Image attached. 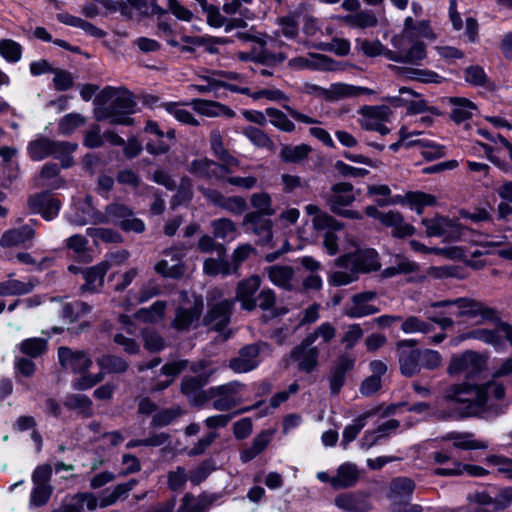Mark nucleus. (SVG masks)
<instances>
[{"instance_id":"49530a36","label":"nucleus","mask_w":512,"mask_h":512,"mask_svg":"<svg viewBox=\"0 0 512 512\" xmlns=\"http://www.w3.org/2000/svg\"><path fill=\"white\" fill-rule=\"evenodd\" d=\"M203 272L208 276H228L234 274V270L225 255L218 258H207L203 263Z\"/></svg>"},{"instance_id":"7ed1b4c3","label":"nucleus","mask_w":512,"mask_h":512,"mask_svg":"<svg viewBox=\"0 0 512 512\" xmlns=\"http://www.w3.org/2000/svg\"><path fill=\"white\" fill-rule=\"evenodd\" d=\"M86 204L88 206L87 215L81 221L82 224L92 222L95 224H113L118 226L124 232L143 233L145 231V223L135 216L133 209L120 201H114L108 204L104 212L94 208L92 205V197L86 196Z\"/></svg>"},{"instance_id":"72a5a7b5","label":"nucleus","mask_w":512,"mask_h":512,"mask_svg":"<svg viewBox=\"0 0 512 512\" xmlns=\"http://www.w3.org/2000/svg\"><path fill=\"white\" fill-rule=\"evenodd\" d=\"M305 211L308 215L313 216L312 224L316 230H341L343 224L337 221L333 216L322 211L320 207L314 204H308L305 207Z\"/></svg>"},{"instance_id":"a18cd8bd","label":"nucleus","mask_w":512,"mask_h":512,"mask_svg":"<svg viewBox=\"0 0 512 512\" xmlns=\"http://www.w3.org/2000/svg\"><path fill=\"white\" fill-rule=\"evenodd\" d=\"M37 281L30 279L28 282L19 280H7L0 282V296H18L30 293L36 286Z\"/></svg>"},{"instance_id":"0eeeda50","label":"nucleus","mask_w":512,"mask_h":512,"mask_svg":"<svg viewBox=\"0 0 512 512\" xmlns=\"http://www.w3.org/2000/svg\"><path fill=\"white\" fill-rule=\"evenodd\" d=\"M415 489V483L407 477H398L391 481L388 498L391 501L392 512H423L417 504H411L410 499Z\"/></svg>"},{"instance_id":"7c9ffc66","label":"nucleus","mask_w":512,"mask_h":512,"mask_svg":"<svg viewBox=\"0 0 512 512\" xmlns=\"http://www.w3.org/2000/svg\"><path fill=\"white\" fill-rule=\"evenodd\" d=\"M382 224L386 227L392 228V236L397 238H404L412 236L415 233V228L404 221L403 215L398 211H388L383 216Z\"/></svg>"},{"instance_id":"b1692460","label":"nucleus","mask_w":512,"mask_h":512,"mask_svg":"<svg viewBox=\"0 0 512 512\" xmlns=\"http://www.w3.org/2000/svg\"><path fill=\"white\" fill-rule=\"evenodd\" d=\"M35 230L30 225H23L5 231L0 238V246L10 248L31 243L35 237Z\"/></svg>"},{"instance_id":"f3484780","label":"nucleus","mask_w":512,"mask_h":512,"mask_svg":"<svg viewBox=\"0 0 512 512\" xmlns=\"http://www.w3.org/2000/svg\"><path fill=\"white\" fill-rule=\"evenodd\" d=\"M266 346V343L260 342L242 347L239 355L229 361V368L236 373H246L255 369L259 365L258 356L261 349Z\"/></svg>"},{"instance_id":"2eb2a0df","label":"nucleus","mask_w":512,"mask_h":512,"mask_svg":"<svg viewBox=\"0 0 512 512\" xmlns=\"http://www.w3.org/2000/svg\"><path fill=\"white\" fill-rule=\"evenodd\" d=\"M351 263L353 269L359 272L377 271L381 265L378 259V253L374 249L359 251L354 256L343 255L336 260L339 267H347Z\"/></svg>"},{"instance_id":"4be33fe9","label":"nucleus","mask_w":512,"mask_h":512,"mask_svg":"<svg viewBox=\"0 0 512 512\" xmlns=\"http://www.w3.org/2000/svg\"><path fill=\"white\" fill-rule=\"evenodd\" d=\"M353 190V185L348 182H339L332 185L330 193L324 196L331 212L338 211L341 207L351 205L356 199Z\"/></svg>"},{"instance_id":"09e8293b","label":"nucleus","mask_w":512,"mask_h":512,"mask_svg":"<svg viewBox=\"0 0 512 512\" xmlns=\"http://www.w3.org/2000/svg\"><path fill=\"white\" fill-rule=\"evenodd\" d=\"M167 307L166 301H156L149 308H141L135 312L134 317L146 323H156L160 321L165 314Z\"/></svg>"},{"instance_id":"ddd939ff","label":"nucleus","mask_w":512,"mask_h":512,"mask_svg":"<svg viewBox=\"0 0 512 512\" xmlns=\"http://www.w3.org/2000/svg\"><path fill=\"white\" fill-rule=\"evenodd\" d=\"M235 299H223L208 303V311L203 318V324L215 331H222L230 322Z\"/></svg>"},{"instance_id":"ea45409f","label":"nucleus","mask_w":512,"mask_h":512,"mask_svg":"<svg viewBox=\"0 0 512 512\" xmlns=\"http://www.w3.org/2000/svg\"><path fill=\"white\" fill-rule=\"evenodd\" d=\"M136 479H131L126 483L118 484L112 491L105 490L100 498V507L105 508L115 504L119 499L126 498L128 493L136 486Z\"/></svg>"},{"instance_id":"e2e57ef3","label":"nucleus","mask_w":512,"mask_h":512,"mask_svg":"<svg viewBox=\"0 0 512 512\" xmlns=\"http://www.w3.org/2000/svg\"><path fill=\"white\" fill-rule=\"evenodd\" d=\"M197 3L200 5L202 11L207 15V22L213 28H220L223 25H226V19L221 15L219 8L209 4L207 0H197Z\"/></svg>"},{"instance_id":"473e14b6","label":"nucleus","mask_w":512,"mask_h":512,"mask_svg":"<svg viewBox=\"0 0 512 512\" xmlns=\"http://www.w3.org/2000/svg\"><path fill=\"white\" fill-rule=\"evenodd\" d=\"M60 167L56 163H46L41 168L36 181L38 187H48L49 189H58L64 185V180L59 176Z\"/></svg>"},{"instance_id":"de8ad7c7","label":"nucleus","mask_w":512,"mask_h":512,"mask_svg":"<svg viewBox=\"0 0 512 512\" xmlns=\"http://www.w3.org/2000/svg\"><path fill=\"white\" fill-rule=\"evenodd\" d=\"M64 406L70 410H77L83 417H90L93 414L92 401L84 394H69L65 397Z\"/></svg>"},{"instance_id":"a878e982","label":"nucleus","mask_w":512,"mask_h":512,"mask_svg":"<svg viewBox=\"0 0 512 512\" xmlns=\"http://www.w3.org/2000/svg\"><path fill=\"white\" fill-rule=\"evenodd\" d=\"M165 257L170 259H162L155 265V271L170 278H179L184 274V265L180 261V257L175 249H167L164 251Z\"/></svg>"},{"instance_id":"423d86ee","label":"nucleus","mask_w":512,"mask_h":512,"mask_svg":"<svg viewBox=\"0 0 512 512\" xmlns=\"http://www.w3.org/2000/svg\"><path fill=\"white\" fill-rule=\"evenodd\" d=\"M488 356L473 350L452 356L447 372L450 375H462L466 379H476L487 370Z\"/></svg>"},{"instance_id":"c9c22d12","label":"nucleus","mask_w":512,"mask_h":512,"mask_svg":"<svg viewBox=\"0 0 512 512\" xmlns=\"http://www.w3.org/2000/svg\"><path fill=\"white\" fill-rule=\"evenodd\" d=\"M443 440L453 441V446L463 450H485L488 444L485 441L476 440L469 432H450L443 437Z\"/></svg>"},{"instance_id":"9b49d317","label":"nucleus","mask_w":512,"mask_h":512,"mask_svg":"<svg viewBox=\"0 0 512 512\" xmlns=\"http://www.w3.org/2000/svg\"><path fill=\"white\" fill-rule=\"evenodd\" d=\"M417 341L400 340L396 343V352L400 372L405 377H413L420 373V349L415 348Z\"/></svg>"},{"instance_id":"5701e85b","label":"nucleus","mask_w":512,"mask_h":512,"mask_svg":"<svg viewBox=\"0 0 512 512\" xmlns=\"http://www.w3.org/2000/svg\"><path fill=\"white\" fill-rule=\"evenodd\" d=\"M259 212H249L244 218L242 225L260 238L262 244L269 243L272 239V222Z\"/></svg>"},{"instance_id":"69168bd1","label":"nucleus","mask_w":512,"mask_h":512,"mask_svg":"<svg viewBox=\"0 0 512 512\" xmlns=\"http://www.w3.org/2000/svg\"><path fill=\"white\" fill-rule=\"evenodd\" d=\"M266 115L270 118L272 125L285 132H292L295 130V125L288 117L276 108H267Z\"/></svg>"},{"instance_id":"4468645a","label":"nucleus","mask_w":512,"mask_h":512,"mask_svg":"<svg viewBox=\"0 0 512 512\" xmlns=\"http://www.w3.org/2000/svg\"><path fill=\"white\" fill-rule=\"evenodd\" d=\"M421 223L425 226L428 237L443 236L450 240H457L461 236V225L448 217L423 218Z\"/></svg>"},{"instance_id":"052dcab7","label":"nucleus","mask_w":512,"mask_h":512,"mask_svg":"<svg viewBox=\"0 0 512 512\" xmlns=\"http://www.w3.org/2000/svg\"><path fill=\"white\" fill-rule=\"evenodd\" d=\"M250 202L253 208L261 213V215L272 216L276 210L272 208V199L269 194L265 192L254 193L251 195Z\"/></svg>"},{"instance_id":"20e7f679","label":"nucleus","mask_w":512,"mask_h":512,"mask_svg":"<svg viewBox=\"0 0 512 512\" xmlns=\"http://www.w3.org/2000/svg\"><path fill=\"white\" fill-rule=\"evenodd\" d=\"M260 286L261 278L258 275H252L237 284L235 300L241 303L243 310L250 312L260 308L263 311H272L275 308V292L271 288H263L257 293Z\"/></svg>"},{"instance_id":"79ce46f5","label":"nucleus","mask_w":512,"mask_h":512,"mask_svg":"<svg viewBox=\"0 0 512 512\" xmlns=\"http://www.w3.org/2000/svg\"><path fill=\"white\" fill-rule=\"evenodd\" d=\"M244 388V385L238 381H232L223 385L214 386L209 388V399L220 396L224 399L237 401V405L241 404L242 398L239 393Z\"/></svg>"},{"instance_id":"a19ab883","label":"nucleus","mask_w":512,"mask_h":512,"mask_svg":"<svg viewBox=\"0 0 512 512\" xmlns=\"http://www.w3.org/2000/svg\"><path fill=\"white\" fill-rule=\"evenodd\" d=\"M51 156L61 161L62 168H69L74 164L71 154L77 149V144L68 141L52 140Z\"/></svg>"},{"instance_id":"58836bf2","label":"nucleus","mask_w":512,"mask_h":512,"mask_svg":"<svg viewBox=\"0 0 512 512\" xmlns=\"http://www.w3.org/2000/svg\"><path fill=\"white\" fill-rule=\"evenodd\" d=\"M349 27L356 29H367L377 25V17L370 10H358L354 14L340 17Z\"/></svg>"},{"instance_id":"412c9836","label":"nucleus","mask_w":512,"mask_h":512,"mask_svg":"<svg viewBox=\"0 0 512 512\" xmlns=\"http://www.w3.org/2000/svg\"><path fill=\"white\" fill-rule=\"evenodd\" d=\"M203 310V302L196 301L189 308L178 307L175 311V317L171 322V327L179 332L189 331L198 326V321Z\"/></svg>"},{"instance_id":"603ef678","label":"nucleus","mask_w":512,"mask_h":512,"mask_svg":"<svg viewBox=\"0 0 512 512\" xmlns=\"http://www.w3.org/2000/svg\"><path fill=\"white\" fill-rule=\"evenodd\" d=\"M52 139L42 136L28 144L27 150L29 157L33 161H41L51 156Z\"/></svg>"},{"instance_id":"bf43d9fd","label":"nucleus","mask_w":512,"mask_h":512,"mask_svg":"<svg viewBox=\"0 0 512 512\" xmlns=\"http://www.w3.org/2000/svg\"><path fill=\"white\" fill-rule=\"evenodd\" d=\"M464 79L473 86L488 87L490 84L489 77L484 69L479 65H471L464 70Z\"/></svg>"},{"instance_id":"6e6552de","label":"nucleus","mask_w":512,"mask_h":512,"mask_svg":"<svg viewBox=\"0 0 512 512\" xmlns=\"http://www.w3.org/2000/svg\"><path fill=\"white\" fill-rule=\"evenodd\" d=\"M395 51L388 53V59L399 63L419 64L426 57L425 45L414 41L409 34H395L391 39Z\"/></svg>"},{"instance_id":"f03ea898","label":"nucleus","mask_w":512,"mask_h":512,"mask_svg":"<svg viewBox=\"0 0 512 512\" xmlns=\"http://www.w3.org/2000/svg\"><path fill=\"white\" fill-rule=\"evenodd\" d=\"M443 399L454 405L447 417L463 419L478 417L485 413L484 392L480 384H451L445 388Z\"/></svg>"},{"instance_id":"774afa93","label":"nucleus","mask_w":512,"mask_h":512,"mask_svg":"<svg viewBox=\"0 0 512 512\" xmlns=\"http://www.w3.org/2000/svg\"><path fill=\"white\" fill-rule=\"evenodd\" d=\"M434 329V326L421 320L416 316H409L401 324V330L405 333L421 332L427 334Z\"/></svg>"},{"instance_id":"f257e3e1","label":"nucleus","mask_w":512,"mask_h":512,"mask_svg":"<svg viewBox=\"0 0 512 512\" xmlns=\"http://www.w3.org/2000/svg\"><path fill=\"white\" fill-rule=\"evenodd\" d=\"M94 104V117L97 121L108 120L112 125H133L134 120L129 115L135 112L137 104L127 89L106 86L96 95Z\"/></svg>"},{"instance_id":"c756f323","label":"nucleus","mask_w":512,"mask_h":512,"mask_svg":"<svg viewBox=\"0 0 512 512\" xmlns=\"http://www.w3.org/2000/svg\"><path fill=\"white\" fill-rule=\"evenodd\" d=\"M217 499L214 494L203 493L196 498L191 493H186L176 512H207Z\"/></svg>"},{"instance_id":"1a4fd4ad","label":"nucleus","mask_w":512,"mask_h":512,"mask_svg":"<svg viewBox=\"0 0 512 512\" xmlns=\"http://www.w3.org/2000/svg\"><path fill=\"white\" fill-rule=\"evenodd\" d=\"M319 349L304 338L288 355V362L296 365L298 371L310 374L319 365Z\"/></svg>"},{"instance_id":"4d7b16f0","label":"nucleus","mask_w":512,"mask_h":512,"mask_svg":"<svg viewBox=\"0 0 512 512\" xmlns=\"http://www.w3.org/2000/svg\"><path fill=\"white\" fill-rule=\"evenodd\" d=\"M240 36H243V39L245 40H251L256 42L258 47H254L252 52L255 54V58L257 59V61L264 62L273 57V52L269 48V45H273L275 43V40H273L272 38H269V40H265L259 37H250L249 34H240Z\"/></svg>"},{"instance_id":"dca6fc26","label":"nucleus","mask_w":512,"mask_h":512,"mask_svg":"<svg viewBox=\"0 0 512 512\" xmlns=\"http://www.w3.org/2000/svg\"><path fill=\"white\" fill-rule=\"evenodd\" d=\"M58 358L61 366L75 374H85L92 366L90 356L81 350H72L69 347H60L58 349Z\"/></svg>"},{"instance_id":"39448f33","label":"nucleus","mask_w":512,"mask_h":512,"mask_svg":"<svg viewBox=\"0 0 512 512\" xmlns=\"http://www.w3.org/2000/svg\"><path fill=\"white\" fill-rule=\"evenodd\" d=\"M430 306L433 308L455 306L458 308V312L456 313L457 317L474 319L478 325L484 324L485 321L498 320V311L496 309L474 298L461 297L451 300L436 301L432 302Z\"/></svg>"},{"instance_id":"0e129e2a","label":"nucleus","mask_w":512,"mask_h":512,"mask_svg":"<svg viewBox=\"0 0 512 512\" xmlns=\"http://www.w3.org/2000/svg\"><path fill=\"white\" fill-rule=\"evenodd\" d=\"M314 46L318 50L333 52L339 56H345L350 51L349 42L341 38H332L329 42H318Z\"/></svg>"},{"instance_id":"c03bdc74","label":"nucleus","mask_w":512,"mask_h":512,"mask_svg":"<svg viewBox=\"0 0 512 512\" xmlns=\"http://www.w3.org/2000/svg\"><path fill=\"white\" fill-rule=\"evenodd\" d=\"M96 363L101 370L109 374H123L129 368V363L124 358L112 354L100 356Z\"/></svg>"},{"instance_id":"393cba45","label":"nucleus","mask_w":512,"mask_h":512,"mask_svg":"<svg viewBox=\"0 0 512 512\" xmlns=\"http://www.w3.org/2000/svg\"><path fill=\"white\" fill-rule=\"evenodd\" d=\"M335 505L346 512H369L372 504L368 497L358 493H344L338 495Z\"/></svg>"},{"instance_id":"aec40b11","label":"nucleus","mask_w":512,"mask_h":512,"mask_svg":"<svg viewBox=\"0 0 512 512\" xmlns=\"http://www.w3.org/2000/svg\"><path fill=\"white\" fill-rule=\"evenodd\" d=\"M29 209L39 213L45 220H52L59 213L61 202L48 192L31 195L27 201Z\"/></svg>"},{"instance_id":"680f3d73","label":"nucleus","mask_w":512,"mask_h":512,"mask_svg":"<svg viewBox=\"0 0 512 512\" xmlns=\"http://www.w3.org/2000/svg\"><path fill=\"white\" fill-rule=\"evenodd\" d=\"M336 336V328L329 322L322 323L313 332L306 335V339L312 344L316 342L318 338H321L322 343H330Z\"/></svg>"},{"instance_id":"3c124183","label":"nucleus","mask_w":512,"mask_h":512,"mask_svg":"<svg viewBox=\"0 0 512 512\" xmlns=\"http://www.w3.org/2000/svg\"><path fill=\"white\" fill-rule=\"evenodd\" d=\"M311 150V147L306 144L297 146L283 145L279 156L284 162L299 163L308 157Z\"/></svg>"},{"instance_id":"f8f14e48","label":"nucleus","mask_w":512,"mask_h":512,"mask_svg":"<svg viewBox=\"0 0 512 512\" xmlns=\"http://www.w3.org/2000/svg\"><path fill=\"white\" fill-rule=\"evenodd\" d=\"M213 376V370L205 374L195 376H185L180 385V390L193 406H203L209 400V389L203 391L202 388L210 381Z\"/></svg>"},{"instance_id":"5fc2aeb1","label":"nucleus","mask_w":512,"mask_h":512,"mask_svg":"<svg viewBox=\"0 0 512 512\" xmlns=\"http://www.w3.org/2000/svg\"><path fill=\"white\" fill-rule=\"evenodd\" d=\"M364 330L358 323L348 324L343 327V333L340 337V343L346 351L353 349L356 344L363 338Z\"/></svg>"},{"instance_id":"a211bd4d","label":"nucleus","mask_w":512,"mask_h":512,"mask_svg":"<svg viewBox=\"0 0 512 512\" xmlns=\"http://www.w3.org/2000/svg\"><path fill=\"white\" fill-rule=\"evenodd\" d=\"M377 297L374 291H365L354 294L349 304L345 305L343 313L349 318H362L379 312V308L369 304Z\"/></svg>"},{"instance_id":"cd10ccee","label":"nucleus","mask_w":512,"mask_h":512,"mask_svg":"<svg viewBox=\"0 0 512 512\" xmlns=\"http://www.w3.org/2000/svg\"><path fill=\"white\" fill-rule=\"evenodd\" d=\"M167 43L172 46L178 48L180 51H188L193 52L195 47L205 46L206 50L213 53L215 49L209 45L208 40L204 37L198 36H188L186 34H168L166 38Z\"/></svg>"},{"instance_id":"9d476101","label":"nucleus","mask_w":512,"mask_h":512,"mask_svg":"<svg viewBox=\"0 0 512 512\" xmlns=\"http://www.w3.org/2000/svg\"><path fill=\"white\" fill-rule=\"evenodd\" d=\"M51 477L52 467L49 464L40 465L34 470L32 474L34 487L30 496L32 506L41 507L49 501L53 492L50 484Z\"/></svg>"},{"instance_id":"13d9d810","label":"nucleus","mask_w":512,"mask_h":512,"mask_svg":"<svg viewBox=\"0 0 512 512\" xmlns=\"http://www.w3.org/2000/svg\"><path fill=\"white\" fill-rule=\"evenodd\" d=\"M182 414L183 411L179 406L163 409L153 416L151 426L154 428L167 426L179 418Z\"/></svg>"},{"instance_id":"4c0bfd02","label":"nucleus","mask_w":512,"mask_h":512,"mask_svg":"<svg viewBox=\"0 0 512 512\" xmlns=\"http://www.w3.org/2000/svg\"><path fill=\"white\" fill-rule=\"evenodd\" d=\"M448 102L453 105L450 117L456 123L468 120L476 110V105L467 98L450 97Z\"/></svg>"},{"instance_id":"bb28decb","label":"nucleus","mask_w":512,"mask_h":512,"mask_svg":"<svg viewBox=\"0 0 512 512\" xmlns=\"http://www.w3.org/2000/svg\"><path fill=\"white\" fill-rule=\"evenodd\" d=\"M486 322L487 321L484 323ZM490 322L496 324L497 328L494 330L477 328L463 334L462 339H476L486 344L493 345L494 347L502 346L504 334L500 329V323H503L501 321L500 315L498 314V320Z\"/></svg>"},{"instance_id":"c85d7f7f","label":"nucleus","mask_w":512,"mask_h":512,"mask_svg":"<svg viewBox=\"0 0 512 512\" xmlns=\"http://www.w3.org/2000/svg\"><path fill=\"white\" fill-rule=\"evenodd\" d=\"M110 268L106 261L82 271L85 283L81 286L83 292H96L104 284V277Z\"/></svg>"},{"instance_id":"6ab92c4d","label":"nucleus","mask_w":512,"mask_h":512,"mask_svg":"<svg viewBox=\"0 0 512 512\" xmlns=\"http://www.w3.org/2000/svg\"><path fill=\"white\" fill-rule=\"evenodd\" d=\"M355 359L344 353L337 357L330 368L328 381L332 395H338L345 384L346 374L354 368Z\"/></svg>"},{"instance_id":"6e6d98bb","label":"nucleus","mask_w":512,"mask_h":512,"mask_svg":"<svg viewBox=\"0 0 512 512\" xmlns=\"http://www.w3.org/2000/svg\"><path fill=\"white\" fill-rule=\"evenodd\" d=\"M141 337L143 341L144 348L150 353H157L162 351L165 348V340L154 329L145 328L141 331Z\"/></svg>"},{"instance_id":"864d4df0","label":"nucleus","mask_w":512,"mask_h":512,"mask_svg":"<svg viewBox=\"0 0 512 512\" xmlns=\"http://www.w3.org/2000/svg\"><path fill=\"white\" fill-rule=\"evenodd\" d=\"M212 234L216 239H234L237 232L236 224L229 218H220L211 222Z\"/></svg>"},{"instance_id":"37998d69","label":"nucleus","mask_w":512,"mask_h":512,"mask_svg":"<svg viewBox=\"0 0 512 512\" xmlns=\"http://www.w3.org/2000/svg\"><path fill=\"white\" fill-rule=\"evenodd\" d=\"M267 273L272 283L285 290H292L294 270L290 266L273 265L267 268Z\"/></svg>"},{"instance_id":"f704fd0d","label":"nucleus","mask_w":512,"mask_h":512,"mask_svg":"<svg viewBox=\"0 0 512 512\" xmlns=\"http://www.w3.org/2000/svg\"><path fill=\"white\" fill-rule=\"evenodd\" d=\"M359 479V471L355 464L345 463L337 470V475L332 477L331 485L334 489H345L354 486Z\"/></svg>"},{"instance_id":"2f4dec72","label":"nucleus","mask_w":512,"mask_h":512,"mask_svg":"<svg viewBox=\"0 0 512 512\" xmlns=\"http://www.w3.org/2000/svg\"><path fill=\"white\" fill-rule=\"evenodd\" d=\"M189 172L197 177L205 179L223 180V173L219 163L208 158L195 159L190 163Z\"/></svg>"},{"instance_id":"338daca9","label":"nucleus","mask_w":512,"mask_h":512,"mask_svg":"<svg viewBox=\"0 0 512 512\" xmlns=\"http://www.w3.org/2000/svg\"><path fill=\"white\" fill-rule=\"evenodd\" d=\"M0 55L9 62H18L21 59L22 47L19 43L4 39L0 41Z\"/></svg>"},{"instance_id":"e433bc0d","label":"nucleus","mask_w":512,"mask_h":512,"mask_svg":"<svg viewBox=\"0 0 512 512\" xmlns=\"http://www.w3.org/2000/svg\"><path fill=\"white\" fill-rule=\"evenodd\" d=\"M272 432L265 430L254 437L250 446L240 452V459L243 463L250 462L261 454L271 442Z\"/></svg>"},{"instance_id":"8fccbe9b","label":"nucleus","mask_w":512,"mask_h":512,"mask_svg":"<svg viewBox=\"0 0 512 512\" xmlns=\"http://www.w3.org/2000/svg\"><path fill=\"white\" fill-rule=\"evenodd\" d=\"M242 133L257 147L266 149L270 152L275 151V144L272 139L263 130L254 127L247 126L243 129Z\"/></svg>"}]
</instances>
